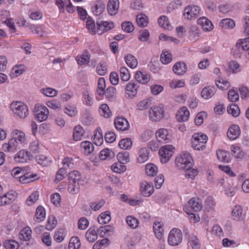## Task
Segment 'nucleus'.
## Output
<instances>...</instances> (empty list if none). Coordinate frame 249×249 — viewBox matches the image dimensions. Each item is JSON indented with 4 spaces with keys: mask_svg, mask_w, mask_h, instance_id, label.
Wrapping results in <instances>:
<instances>
[{
    "mask_svg": "<svg viewBox=\"0 0 249 249\" xmlns=\"http://www.w3.org/2000/svg\"><path fill=\"white\" fill-rule=\"evenodd\" d=\"M11 136L7 143L2 144V148L5 152L14 153L17 149L24 147L28 143L25 133L20 130L14 129Z\"/></svg>",
    "mask_w": 249,
    "mask_h": 249,
    "instance_id": "nucleus-1",
    "label": "nucleus"
},
{
    "mask_svg": "<svg viewBox=\"0 0 249 249\" xmlns=\"http://www.w3.org/2000/svg\"><path fill=\"white\" fill-rule=\"evenodd\" d=\"M177 167L180 170L188 169L193 166V159L188 152H183L175 159Z\"/></svg>",
    "mask_w": 249,
    "mask_h": 249,
    "instance_id": "nucleus-2",
    "label": "nucleus"
},
{
    "mask_svg": "<svg viewBox=\"0 0 249 249\" xmlns=\"http://www.w3.org/2000/svg\"><path fill=\"white\" fill-rule=\"evenodd\" d=\"M207 141L206 135L202 133H195L191 138L192 147L196 150H203L206 147Z\"/></svg>",
    "mask_w": 249,
    "mask_h": 249,
    "instance_id": "nucleus-3",
    "label": "nucleus"
},
{
    "mask_svg": "<svg viewBox=\"0 0 249 249\" xmlns=\"http://www.w3.org/2000/svg\"><path fill=\"white\" fill-rule=\"evenodd\" d=\"M12 112L21 119L25 118L29 114V109L27 105L22 102H13L10 105Z\"/></svg>",
    "mask_w": 249,
    "mask_h": 249,
    "instance_id": "nucleus-4",
    "label": "nucleus"
},
{
    "mask_svg": "<svg viewBox=\"0 0 249 249\" xmlns=\"http://www.w3.org/2000/svg\"><path fill=\"white\" fill-rule=\"evenodd\" d=\"M201 10V9L200 6L190 4L184 8L183 16L187 20H194L200 15Z\"/></svg>",
    "mask_w": 249,
    "mask_h": 249,
    "instance_id": "nucleus-5",
    "label": "nucleus"
},
{
    "mask_svg": "<svg viewBox=\"0 0 249 249\" xmlns=\"http://www.w3.org/2000/svg\"><path fill=\"white\" fill-rule=\"evenodd\" d=\"M249 48V42L245 38L239 39L235 44L231 53L236 58H241L243 53L245 52Z\"/></svg>",
    "mask_w": 249,
    "mask_h": 249,
    "instance_id": "nucleus-6",
    "label": "nucleus"
},
{
    "mask_svg": "<svg viewBox=\"0 0 249 249\" xmlns=\"http://www.w3.org/2000/svg\"><path fill=\"white\" fill-rule=\"evenodd\" d=\"M164 116V109L162 105L155 106L150 108L149 119L152 122H159Z\"/></svg>",
    "mask_w": 249,
    "mask_h": 249,
    "instance_id": "nucleus-7",
    "label": "nucleus"
},
{
    "mask_svg": "<svg viewBox=\"0 0 249 249\" xmlns=\"http://www.w3.org/2000/svg\"><path fill=\"white\" fill-rule=\"evenodd\" d=\"M175 147L172 145L168 144L161 146L159 151L161 162H168L173 155Z\"/></svg>",
    "mask_w": 249,
    "mask_h": 249,
    "instance_id": "nucleus-8",
    "label": "nucleus"
},
{
    "mask_svg": "<svg viewBox=\"0 0 249 249\" xmlns=\"http://www.w3.org/2000/svg\"><path fill=\"white\" fill-rule=\"evenodd\" d=\"M182 240V233L178 228H173L169 232L168 237V243L170 246L178 245Z\"/></svg>",
    "mask_w": 249,
    "mask_h": 249,
    "instance_id": "nucleus-9",
    "label": "nucleus"
},
{
    "mask_svg": "<svg viewBox=\"0 0 249 249\" xmlns=\"http://www.w3.org/2000/svg\"><path fill=\"white\" fill-rule=\"evenodd\" d=\"M106 82L104 78L100 77L98 81L97 93L100 96L106 93L107 97H112L115 94V89L113 87H109L105 92Z\"/></svg>",
    "mask_w": 249,
    "mask_h": 249,
    "instance_id": "nucleus-10",
    "label": "nucleus"
},
{
    "mask_svg": "<svg viewBox=\"0 0 249 249\" xmlns=\"http://www.w3.org/2000/svg\"><path fill=\"white\" fill-rule=\"evenodd\" d=\"M35 118L40 122L46 121L49 116V111L48 108L43 105L38 104L35 107Z\"/></svg>",
    "mask_w": 249,
    "mask_h": 249,
    "instance_id": "nucleus-11",
    "label": "nucleus"
},
{
    "mask_svg": "<svg viewBox=\"0 0 249 249\" xmlns=\"http://www.w3.org/2000/svg\"><path fill=\"white\" fill-rule=\"evenodd\" d=\"M140 191L143 196H150L154 191L153 183L145 180L142 181L140 184Z\"/></svg>",
    "mask_w": 249,
    "mask_h": 249,
    "instance_id": "nucleus-12",
    "label": "nucleus"
},
{
    "mask_svg": "<svg viewBox=\"0 0 249 249\" xmlns=\"http://www.w3.org/2000/svg\"><path fill=\"white\" fill-rule=\"evenodd\" d=\"M138 88L139 86L137 84L132 82H129L125 86V97L129 99L135 97L137 94Z\"/></svg>",
    "mask_w": 249,
    "mask_h": 249,
    "instance_id": "nucleus-13",
    "label": "nucleus"
},
{
    "mask_svg": "<svg viewBox=\"0 0 249 249\" xmlns=\"http://www.w3.org/2000/svg\"><path fill=\"white\" fill-rule=\"evenodd\" d=\"M114 125L116 128L120 131L127 130L129 127L128 121L123 117H117L114 120Z\"/></svg>",
    "mask_w": 249,
    "mask_h": 249,
    "instance_id": "nucleus-14",
    "label": "nucleus"
},
{
    "mask_svg": "<svg viewBox=\"0 0 249 249\" xmlns=\"http://www.w3.org/2000/svg\"><path fill=\"white\" fill-rule=\"evenodd\" d=\"M31 157L29 152L25 149H22L15 155L14 160L18 163H25L30 159Z\"/></svg>",
    "mask_w": 249,
    "mask_h": 249,
    "instance_id": "nucleus-15",
    "label": "nucleus"
},
{
    "mask_svg": "<svg viewBox=\"0 0 249 249\" xmlns=\"http://www.w3.org/2000/svg\"><path fill=\"white\" fill-rule=\"evenodd\" d=\"M197 22L205 32H210L213 28L212 21L205 17L199 18L197 19Z\"/></svg>",
    "mask_w": 249,
    "mask_h": 249,
    "instance_id": "nucleus-16",
    "label": "nucleus"
},
{
    "mask_svg": "<svg viewBox=\"0 0 249 249\" xmlns=\"http://www.w3.org/2000/svg\"><path fill=\"white\" fill-rule=\"evenodd\" d=\"M114 27V23L110 21H101L97 24L96 32L102 35L104 32L111 30Z\"/></svg>",
    "mask_w": 249,
    "mask_h": 249,
    "instance_id": "nucleus-17",
    "label": "nucleus"
},
{
    "mask_svg": "<svg viewBox=\"0 0 249 249\" xmlns=\"http://www.w3.org/2000/svg\"><path fill=\"white\" fill-rule=\"evenodd\" d=\"M156 135L158 141L160 142H168L171 139V135L168 130L165 128L158 129L156 133Z\"/></svg>",
    "mask_w": 249,
    "mask_h": 249,
    "instance_id": "nucleus-18",
    "label": "nucleus"
},
{
    "mask_svg": "<svg viewBox=\"0 0 249 249\" xmlns=\"http://www.w3.org/2000/svg\"><path fill=\"white\" fill-rule=\"evenodd\" d=\"M153 230L156 238L159 240H162L164 231L163 223L155 221L153 224Z\"/></svg>",
    "mask_w": 249,
    "mask_h": 249,
    "instance_id": "nucleus-19",
    "label": "nucleus"
},
{
    "mask_svg": "<svg viewBox=\"0 0 249 249\" xmlns=\"http://www.w3.org/2000/svg\"><path fill=\"white\" fill-rule=\"evenodd\" d=\"M149 150L145 147L140 148L138 152L137 161L139 163L142 164L146 162L149 159Z\"/></svg>",
    "mask_w": 249,
    "mask_h": 249,
    "instance_id": "nucleus-20",
    "label": "nucleus"
},
{
    "mask_svg": "<svg viewBox=\"0 0 249 249\" xmlns=\"http://www.w3.org/2000/svg\"><path fill=\"white\" fill-rule=\"evenodd\" d=\"M187 67L183 61H179L176 63L173 67L174 72L179 76L184 75L187 71Z\"/></svg>",
    "mask_w": 249,
    "mask_h": 249,
    "instance_id": "nucleus-21",
    "label": "nucleus"
},
{
    "mask_svg": "<svg viewBox=\"0 0 249 249\" xmlns=\"http://www.w3.org/2000/svg\"><path fill=\"white\" fill-rule=\"evenodd\" d=\"M189 116L190 112L186 107H182L180 108L176 114V118L180 122L187 121Z\"/></svg>",
    "mask_w": 249,
    "mask_h": 249,
    "instance_id": "nucleus-22",
    "label": "nucleus"
},
{
    "mask_svg": "<svg viewBox=\"0 0 249 249\" xmlns=\"http://www.w3.org/2000/svg\"><path fill=\"white\" fill-rule=\"evenodd\" d=\"M119 0H109L107 3V10L110 15H115L119 8Z\"/></svg>",
    "mask_w": 249,
    "mask_h": 249,
    "instance_id": "nucleus-23",
    "label": "nucleus"
},
{
    "mask_svg": "<svg viewBox=\"0 0 249 249\" xmlns=\"http://www.w3.org/2000/svg\"><path fill=\"white\" fill-rule=\"evenodd\" d=\"M17 197V194L14 191H10L1 196V205H7L14 201Z\"/></svg>",
    "mask_w": 249,
    "mask_h": 249,
    "instance_id": "nucleus-24",
    "label": "nucleus"
},
{
    "mask_svg": "<svg viewBox=\"0 0 249 249\" xmlns=\"http://www.w3.org/2000/svg\"><path fill=\"white\" fill-rule=\"evenodd\" d=\"M240 132L239 126L233 124L229 127L227 132V136L230 140H235L239 136Z\"/></svg>",
    "mask_w": 249,
    "mask_h": 249,
    "instance_id": "nucleus-25",
    "label": "nucleus"
},
{
    "mask_svg": "<svg viewBox=\"0 0 249 249\" xmlns=\"http://www.w3.org/2000/svg\"><path fill=\"white\" fill-rule=\"evenodd\" d=\"M105 9V4L102 0H97L91 7L93 14L95 16H99L103 13Z\"/></svg>",
    "mask_w": 249,
    "mask_h": 249,
    "instance_id": "nucleus-26",
    "label": "nucleus"
},
{
    "mask_svg": "<svg viewBox=\"0 0 249 249\" xmlns=\"http://www.w3.org/2000/svg\"><path fill=\"white\" fill-rule=\"evenodd\" d=\"M188 34L189 39L195 42L199 38L200 30L196 26L193 25L190 27Z\"/></svg>",
    "mask_w": 249,
    "mask_h": 249,
    "instance_id": "nucleus-27",
    "label": "nucleus"
},
{
    "mask_svg": "<svg viewBox=\"0 0 249 249\" xmlns=\"http://www.w3.org/2000/svg\"><path fill=\"white\" fill-rule=\"evenodd\" d=\"M189 206L195 212L200 211L202 208V204L200 199L197 197H193L188 201Z\"/></svg>",
    "mask_w": 249,
    "mask_h": 249,
    "instance_id": "nucleus-28",
    "label": "nucleus"
},
{
    "mask_svg": "<svg viewBox=\"0 0 249 249\" xmlns=\"http://www.w3.org/2000/svg\"><path fill=\"white\" fill-rule=\"evenodd\" d=\"M82 101L83 103L87 106H91L93 103V95L88 89H85L82 92Z\"/></svg>",
    "mask_w": 249,
    "mask_h": 249,
    "instance_id": "nucleus-29",
    "label": "nucleus"
},
{
    "mask_svg": "<svg viewBox=\"0 0 249 249\" xmlns=\"http://www.w3.org/2000/svg\"><path fill=\"white\" fill-rule=\"evenodd\" d=\"M135 78L139 83L145 84L150 81V76L145 72L137 71L136 72Z\"/></svg>",
    "mask_w": 249,
    "mask_h": 249,
    "instance_id": "nucleus-30",
    "label": "nucleus"
},
{
    "mask_svg": "<svg viewBox=\"0 0 249 249\" xmlns=\"http://www.w3.org/2000/svg\"><path fill=\"white\" fill-rule=\"evenodd\" d=\"M28 27L32 33L37 34L39 36H47L49 34L48 32L43 30L41 25L30 24Z\"/></svg>",
    "mask_w": 249,
    "mask_h": 249,
    "instance_id": "nucleus-31",
    "label": "nucleus"
},
{
    "mask_svg": "<svg viewBox=\"0 0 249 249\" xmlns=\"http://www.w3.org/2000/svg\"><path fill=\"white\" fill-rule=\"evenodd\" d=\"M25 66L23 64L16 65L11 70L10 76L14 78L20 76L24 71Z\"/></svg>",
    "mask_w": 249,
    "mask_h": 249,
    "instance_id": "nucleus-32",
    "label": "nucleus"
},
{
    "mask_svg": "<svg viewBox=\"0 0 249 249\" xmlns=\"http://www.w3.org/2000/svg\"><path fill=\"white\" fill-rule=\"evenodd\" d=\"M69 178L70 181L73 183H77L81 185H84V181L80 177V173L77 171H73L69 173Z\"/></svg>",
    "mask_w": 249,
    "mask_h": 249,
    "instance_id": "nucleus-33",
    "label": "nucleus"
},
{
    "mask_svg": "<svg viewBox=\"0 0 249 249\" xmlns=\"http://www.w3.org/2000/svg\"><path fill=\"white\" fill-rule=\"evenodd\" d=\"M85 134V130L80 125H76L73 131V139L75 141H79L82 139Z\"/></svg>",
    "mask_w": 249,
    "mask_h": 249,
    "instance_id": "nucleus-34",
    "label": "nucleus"
},
{
    "mask_svg": "<svg viewBox=\"0 0 249 249\" xmlns=\"http://www.w3.org/2000/svg\"><path fill=\"white\" fill-rule=\"evenodd\" d=\"M114 232V228L110 225L101 226L98 230V233L100 236H111Z\"/></svg>",
    "mask_w": 249,
    "mask_h": 249,
    "instance_id": "nucleus-35",
    "label": "nucleus"
},
{
    "mask_svg": "<svg viewBox=\"0 0 249 249\" xmlns=\"http://www.w3.org/2000/svg\"><path fill=\"white\" fill-rule=\"evenodd\" d=\"M231 215L233 219L237 221H241L243 219V208L240 205H235L232 211Z\"/></svg>",
    "mask_w": 249,
    "mask_h": 249,
    "instance_id": "nucleus-36",
    "label": "nucleus"
},
{
    "mask_svg": "<svg viewBox=\"0 0 249 249\" xmlns=\"http://www.w3.org/2000/svg\"><path fill=\"white\" fill-rule=\"evenodd\" d=\"M216 89L213 87L208 86L204 88L201 91V94L203 98L209 99L215 93Z\"/></svg>",
    "mask_w": 249,
    "mask_h": 249,
    "instance_id": "nucleus-37",
    "label": "nucleus"
},
{
    "mask_svg": "<svg viewBox=\"0 0 249 249\" xmlns=\"http://www.w3.org/2000/svg\"><path fill=\"white\" fill-rule=\"evenodd\" d=\"M39 92L44 96L50 98L55 97L58 93V91L57 90L49 87H45L41 88L39 90Z\"/></svg>",
    "mask_w": 249,
    "mask_h": 249,
    "instance_id": "nucleus-38",
    "label": "nucleus"
},
{
    "mask_svg": "<svg viewBox=\"0 0 249 249\" xmlns=\"http://www.w3.org/2000/svg\"><path fill=\"white\" fill-rule=\"evenodd\" d=\"M104 142L103 136L102 129L100 128H97L94 132L93 142L97 145L100 146Z\"/></svg>",
    "mask_w": 249,
    "mask_h": 249,
    "instance_id": "nucleus-39",
    "label": "nucleus"
},
{
    "mask_svg": "<svg viewBox=\"0 0 249 249\" xmlns=\"http://www.w3.org/2000/svg\"><path fill=\"white\" fill-rule=\"evenodd\" d=\"M32 237V230L30 227L26 226L23 228L19 234V238L23 241H28Z\"/></svg>",
    "mask_w": 249,
    "mask_h": 249,
    "instance_id": "nucleus-40",
    "label": "nucleus"
},
{
    "mask_svg": "<svg viewBox=\"0 0 249 249\" xmlns=\"http://www.w3.org/2000/svg\"><path fill=\"white\" fill-rule=\"evenodd\" d=\"M124 60L127 65L131 69H135L138 65L137 58L132 54H127L124 57Z\"/></svg>",
    "mask_w": 249,
    "mask_h": 249,
    "instance_id": "nucleus-41",
    "label": "nucleus"
},
{
    "mask_svg": "<svg viewBox=\"0 0 249 249\" xmlns=\"http://www.w3.org/2000/svg\"><path fill=\"white\" fill-rule=\"evenodd\" d=\"M87 240L90 242H94L98 238L97 229L95 227H90L86 233Z\"/></svg>",
    "mask_w": 249,
    "mask_h": 249,
    "instance_id": "nucleus-42",
    "label": "nucleus"
},
{
    "mask_svg": "<svg viewBox=\"0 0 249 249\" xmlns=\"http://www.w3.org/2000/svg\"><path fill=\"white\" fill-rule=\"evenodd\" d=\"M75 60L79 65H86L89 62L90 55L88 52H86L83 54L78 55L76 57Z\"/></svg>",
    "mask_w": 249,
    "mask_h": 249,
    "instance_id": "nucleus-43",
    "label": "nucleus"
},
{
    "mask_svg": "<svg viewBox=\"0 0 249 249\" xmlns=\"http://www.w3.org/2000/svg\"><path fill=\"white\" fill-rule=\"evenodd\" d=\"M37 175L27 173L19 177V181L22 184H27L37 179Z\"/></svg>",
    "mask_w": 249,
    "mask_h": 249,
    "instance_id": "nucleus-44",
    "label": "nucleus"
},
{
    "mask_svg": "<svg viewBox=\"0 0 249 249\" xmlns=\"http://www.w3.org/2000/svg\"><path fill=\"white\" fill-rule=\"evenodd\" d=\"M145 174L147 176H155L158 172V169L156 165L153 163H147L145 167Z\"/></svg>",
    "mask_w": 249,
    "mask_h": 249,
    "instance_id": "nucleus-45",
    "label": "nucleus"
},
{
    "mask_svg": "<svg viewBox=\"0 0 249 249\" xmlns=\"http://www.w3.org/2000/svg\"><path fill=\"white\" fill-rule=\"evenodd\" d=\"M65 229H59L54 233L53 239L57 243H61L64 240L67 234Z\"/></svg>",
    "mask_w": 249,
    "mask_h": 249,
    "instance_id": "nucleus-46",
    "label": "nucleus"
},
{
    "mask_svg": "<svg viewBox=\"0 0 249 249\" xmlns=\"http://www.w3.org/2000/svg\"><path fill=\"white\" fill-rule=\"evenodd\" d=\"M46 216V212L44 208L42 206H38L36 209L35 216V220L36 222L43 221Z\"/></svg>",
    "mask_w": 249,
    "mask_h": 249,
    "instance_id": "nucleus-47",
    "label": "nucleus"
},
{
    "mask_svg": "<svg viewBox=\"0 0 249 249\" xmlns=\"http://www.w3.org/2000/svg\"><path fill=\"white\" fill-rule=\"evenodd\" d=\"M114 153L110 149L105 148L101 150L99 154V158L101 160H106L113 158Z\"/></svg>",
    "mask_w": 249,
    "mask_h": 249,
    "instance_id": "nucleus-48",
    "label": "nucleus"
},
{
    "mask_svg": "<svg viewBox=\"0 0 249 249\" xmlns=\"http://www.w3.org/2000/svg\"><path fill=\"white\" fill-rule=\"evenodd\" d=\"M158 23L160 26L165 29L171 30L173 28L168 18L165 16H161L159 18Z\"/></svg>",
    "mask_w": 249,
    "mask_h": 249,
    "instance_id": "nucleus-49",
    "label": "nucleus"
},
{
    "mask_svg": "<svg viewBox=\"0 0 249 249\" xmlns=\"http://www.w3.org/2000/svg\"><path fill=\"white\" fill-rule=\"evenodd\" d=\"M39 198V192L37 191H33L28 197L26 201V204L29 206L34 205Z\"/></svg>",
    "mask_w": 249,
    "mask_h": 249,
    "instance_id": "nucleus-50",
    "label": "nucleus"
},
{
    "mask_svg": "<svg viewBox=\"0 0 249 249\" xmlns=\"http://www.w3.org/2000/svg\"><path fill=\"white\" fill-rule=\"evenodd\" d=\"M220 24L223 28L232 29L235 26V22L232 19L226 18L220 21Z\"/></svg>",
    "mask_w": 249,
    "mask_h": 249,
    "instance_id": "nucleus-51",
    "label": "nucleus"
},
{
    "mask_svg": "<svg viewBox=\"0 0 249 249\" xmlns=\"http://www.w3.org/2000/svg\"><path fill=\"white\" fill-rule=\"evenodd\" d=\"M99 112L101 116L109 118L111 116V112L108 105L106 104H102L99 108Z\"/></svg>",
    "mask_w": 249,
    "mask_h": 249,
    "instance_id": "nucleus-52",
    "label": "nucleus"
},
{
    "mask_svg": "<svg viewBox=\"0 0 249 249\" xmlns=\"http://www.w3.org/2000/svg\"><path fill=\"white\" fill-rule=\"evenodd\" d=\"M81 148L87 154H91L94 150L93 144L89 141H84L81 143Z\"/></svg>",
    "mask_w": 249,
    "mask_h": 249,
    "instance_id": "nucleus-53",
    "label": "nucleus"
},
{
    "mask_svg": "<svg viewBox=\"0 0 249 249\" xmlns=\"http://www.w3.org/2000/svg\"><path fill=\"white\" fill-rule=\"evenodd\" d=\"M217 157L218 159L224 162H229L230 161L231 158L229 153L226 151L222 150H218L216 152Z\"/></svg>",
    "mask_w": 249,
    "mask_h": 249,
    "instance_id": "nucleus-54",
    "label": "nucleus"
},
{
    "mask_svg": "<svg viewBox=\"0 0 249 249\" xmlns=\"http://www.w3.org/2000/svg\"><path fill=\"white\" fill-rule=\"evenodd\" d=\"M36 160L37 163L42 166H49L52 162V160L43 155H39L36 157Z\"/></svg>",
    "mask_w": 249,
    "mask_h": 249,
    "instance_id": "nucleus-55",
    "label": "nucleus"
},
{
    "mask_svg": "<svg viewBox=\"0 0 249 249\" xmlns=\"http://www.w3.org/2000/svg\"><path fill=\"white\" fill-rule=\"evenodd\" d=\"M46 106L54 110H59L62 108L61 104L60 101L56 100H50L46 102Z\"/></svg>",
    "mask_w": 249,
    "mask_h": 249,
    "instance_id": "nucleus-56",
    "label": "nucleus"
},
{
    "mask_svg": "<svg viewBox=\"0 0 249 249\" xmlns=\"http://www.w3.org/2000/svg\"><path fill=\"white\" fill-rule=\"evenodd\" d=\"M119 146L122 149H129L132 146V140L128 138L123 139L119 142Z\"/></svg>",
    "mask_w": 249,
    "mask_h": 249,
    "instance_id": "nucleus-57",
    "label": "nucleus"
},
{
    "mask_svg": "<svg viewBox=\"0 0 249 249\" xmlns=\"http://www.w3.org/2000/svg\"><path fill=\"white\" fill-rule=\"evenodd\" d=\"M117 158L119 162L124 165L129 161V153L126 151L119 152Z\"/></svg>",
    "mask_w": 249,
    "mask_h": 249,
    "instance_id": "nucleus-58",
    "label": "nucleus"
},
{
    "mask_svg": "<svg viewBox=\"0 0 249 249\" xmlns=\"http://www.w3.org/2000/svg\"><path fill=\"white\" fill-rule=\"evenodd\" d=\"M81 247V242L77 236L72 237L69 241V249H79Z\"/></svg>",
    "mask_w": 249,
    "mask_h": 249,
    "instance_id": "nucleus-59",
    "label": "nucleus"
},
{
    "mask_svg": "<svg viewBox=\"0 0 249 249\" xmlns=\"http://www.w3.org/2000/svg\"><path fill=\"white\" fill-rule=\"evenodd\" d=\"M136 21L139 26L144 27L148 24V19L146 15L144 14H139L137 16Z\"/></svg>",
    "mask_w": 249,
    "mask_h": 249,
    "instance_id": "nucleus-60",
    "label": "nucleus"
},
{
    "mask_svg": "<svg viewBox=\"0 0 249 249\" xmlns=\"http://www.w3.org/2000/svg\"><path fill=\"white\" fill-rule=\"evenodd\" d=\"M111 220V216L109 212L102 213L98 217V221L100 224L108 223Z\"/></svg>",
    "mask_w": 249,
    "mask_h": 249,
    "instance_id": "nucleus-61",
    "label": "nucleus"
},
{
    "mask_svg": "<svg viewBox=\"0 0 249 249\" xmlns=\"http://www.w3.org/2000/svg\"><path fill=\"white\" fill-rule=\"evenodd\" d=\"M172 54L169 51H162L160 55V61L162 64H167L172 61Z\"/></svg>",
    "mask_w": 249,
    "mask_h": 249,
    "instance_id": "nucleus-62",
    "label": "nucleus"
},
{
    "mask_svg": "<svg viewBox=\"0 0 249 249\" xmlns=\"http://www.w3.org/2000/svg\"><path fill=\"white\" fill-rule=\"evenodd\" d=\"M215 205L213 198L212 196H208L205 199L204 208L205 210L209 212L210 211L213 209Z\"/></svg>",
    "mask_w": 249,
    "mask_h": 249,
    "instance_id": "nucleus-63",
    "label": "nucleus"
},
{
    "mask_svg": "<svg viewBox=\"0 0 249 249\" xmlns=\"http://www.w3.org/2000/svg\"><path fill=\"white\" fill-rule=\"evenodd\" d=\"M126 222L128 226L132 229H136L139 224V220L132 216H127Z\"/></svg>",
    "mask_w": 249,
    "mask_h": 249,
    "instance_id": "nucleus-64",
    "label": "nucleus"
}]
</instances>
